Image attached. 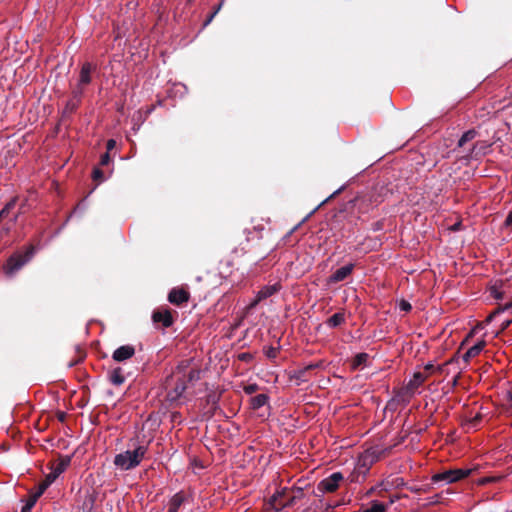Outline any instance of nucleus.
I'll return each mask as SVG.
<instances>
[{"instance_id": "nucleus-3", "label": "nucleus", "mask_w": 512, "mask_h": 512, "mask_svg": "<svg viewBox=\"0 0 512 512\" xmlns=\"http://www.w3.org/2000/svg\"><path fill=\"white\" fill-rule=\"evenodd\" d=\"M36 249L30 245L24 254L16 253L13 254L7 261L5 266V273L9 276L14 275L20 270L26 263H28L34 256Z\"/></svg>"}, {"instance_id": "nucleus-50", "label": "nucleus", "mask_w": 512, "mask_h": 512, "mask_svg": "<svg viewBox=\"0 0 512 512\" xmlns=\"http://www.w3.org/2000/svg\"><path fill=\"white\" fill-rule=\"evenodd\" d=\"M508 399L512 403V390L508 392Z\"/></svg>"}, {"instance_id": "nucleus-4", "label": "nucleus", "mask_w": 512, "mask_h": 512, "mask_svg": "<svg viewBox=\"0 0 512 512\" xmlns=\"http://www.w3.org/2000/svg\"><path fill=\"white\" fill-rule=\"evenodd\" d=\"M472 471L473 469L470 468L449 469L434 474L431 477V480L433 483L444 482L446 484H450L468 477L472 473Z\"/></svg>"}, {"instance_id": "nucleus-15", "label": "nucleus", "mask_w": 512, "mask_h": 512, "mask_svg": "<svg viewBox=\"0 0 512 512\" xmlns=\"http://www.w3.org/2000/svg\"><path fill=\"white\" fill-rule=\"evenodd\" d=\"M486 342L484 340H480L471 346L463 355V361L468 363L469 360L477 355H479L484 349Z\"/></svg>"}, {"instance_id": "nucleus-23", "label": "nucleus", "mask_w": 512, "mask_h": 512, "mask_svg": "<svg viewBox=\"0 0 512 512\" xmlns=\"http://www.w3.org/2000/svg\"><path fill=\"white\" fill-rule=\"evenodd\" d=\"M345 322V314L343 312H337L327 319L326 325L329 328H336Z\"/></svg>"}, {"instance_id": "nucleus-7", "label": "nucleus", "mask_w": 512, "mask_h": 512, "mask_svg": "<svg viewBox=\"0 0 512 512\" xmlns=\"http://www.w3.org/2000/svg\"><path fill=\"white\" fill-rule=\"evenodd\" d=\"M343 480L344 476L341 472H334L318 483L317 490L321 493H332L339 488Z\"/></svg>"}, {"instance_id": "nucleus-29", "label": "nucleus", "mask_w": 512, "mask_h": 512, "mask_svg": "<svg viewBox=\"0 0 512 512\" xmlns=\"http://www.w3.org/2000/svg\"><path fill=\"white\" fill-rule=\"evenodd\" d=\"M37 501H35V498H32L29 496L25 504L21 508V512H31L33 506L35 505Z\"/></svg>"}, {"instance_id": "nucleus-13", "label": "nucleus", "mask_w": 512, "mask_h": 512, "mask_svg": "<svg viewBox=\"0 0 512 512\" xmlns=\"http://www.w3.org/2000/svg\"><path fill=\"white\" fill-rule=\"evenodd\" d=\"M319 366L320 365L318 363L309 364L301 369L294 371L291 374L290 379L294 380L297 385H300L301 383H304L308 380L306 376L307 372L309 370L318 368Z\"/></svg>"}, {"instance_id": "nucleus-1", "label": "nucleus", "mask_w": 512, "mask_h": 512, "mask_svg": "<svg viewBox=\"0 0 512 512\" xmlns=\"http://www.w3.org/2000/svg\"><path fill=\"white\" fill-rule=\"evenodd\" d=\"M148 451L147 444H140L132 450H126L118 453L114 457V465L122 470L128 471L136 468L145 458Z\"/></svg>"}, {"instance_id": "nucleus-37", "label": "nucleus", "mask_w": 512, "mask_h": 512, "mask_svg": "<svg viewBox=\"0 0 512 512\" xmlns=\"http://www.w3.org/2000/svg\"><path fill=\"white\" fill-rule=\"evenodd\" d=\"M51 484H52V482H49V480H47V478H46L45 481L42 482L37 488L44 493L45 490L48 488V486Z\"/></svg>"}, {"instance_id": "nucleus-18", "label": "nucleus", "mask_w": 512, "mask_h": 512, "mask_svg": "<svg viewBox=\"0 0 512 512\" xmlns=\"http://www.w3.org/2000/svg\"><path fill=\"white\" fill-rule=\"evenodd\" d=\"M369 354L362 352L355 355V357L352 360L351 367L354 370L364 368L368 365L369 362Z\"/></svg>"}, {"instance_id": "nucleus-25", "label": "nucleus", "mask_w": 512, "mask_h": 512, "mask_svg": "<svg viewBox=\"0 0 512 512\" xmlns=\"http://www.w3.org/2000/svg\"><path fill=\"white\" fill-rule=\"evenodd\" d=\"M16 200H10L0 211V222H2L10 213V211L15 207Z\"/></svg>"}, {"instance_id": "nucleus-49", "label": "nucleus", "mask_w": 512, "mask_h": 512, "mask_svg": "<svg viewBox=\"0 0 512 512\" xmlns=\"http://www.w3.org/2000/svg\"><path fill=\"white\" fill-rule=\"evenodd\" d=\"M396 481H400V483H397L396 485L399 486V485H404V481L402 478H397Z\"/></svg>"}, {"instance_id": "nucleus-12", "label": "nucleus", "mask_w": 512, "mask_h": 512, "mask_svg": "<svg viewBox=\"0 0 512 512\" xmlns=\"http://www.w3.org/2000/svg\"><path fill=\"white\" fill-rule=\"evenodd\" d=\"M414 394L407 389L406 386L398 390L392 400L388 403V406H392L394 403L397 404H408Z\"/></svg>"}, {"instance_id": "nucleus-31", "label": "nucleus", "mask_w": 512, "mask_h": 512, "mask_svg": "<svg viewBox=\"0 0 512 512\" xmlns=\"http://www.w3.org/2000/svg\"><path fill=\"white\" fill-rule=\"evenodd\" d=\"M259 387L257 384L255 383H252V384H248L246 386H244L243 390L244 392L247 394V395H252L253 393H255L256 391H258Z\"/></svg>"}, {"instance_id": "nucleus-5", "label": "nucleus", "mask_w": 512, "mask_h": 512, "mask_svg": "<svg viewBox=\"0 0 512 512\" xmlns=\"http://www.w3.org/2000/svg\"><path fill=\"white\" fill-rule=\"evenodd\" d=\"M374 462L373 455L366 451L358 460L354 471L350 474V482H361L365 479L371 464Z\"/></svg>"}, {"instance_id": "nucleus-16", "label": "nucleus", "mask_w": 512, "mask_h": 512, "mask_svg": "<svg viewBox=\"0 0 512 512\" xmlns=\"http://www.w3.org/2000/svg\"><path fill=\"white\" fill-rule=\"evenodd\" d=\"M152 319L156 323H162L164 327H169L173 323L172 316L167 310L153 312Z\"/></svg>"}, {"instance_id": "nucleus-9", "label": "nucleus", "mask_w": 512, "mask_h": 512, "mask_svg": "<svg viewBox=\"0 0 512 512\" xmlns=\"http://www.w3.org/2000/svg\"><path fill=\"white\" fill-rule=\"evenodd\" d=\"M354 264L349 263L332 273L328 279L329 283H338L345 280L353 271Z\"/></svg>"}, {"instance_id": "nucleus-17", "label": "nucleus", "mask_w": 512, "mask_h": 512, "mask_svg": "<svg viewBox=\"0 0 512 512\" xmlns=\"http://www.w3.org/2000/svg\"><path fill=\"white\" fill-rule=\"evenodd\" d=\"M70 463V459L67 458V459H63L61 460L54 468L53 470L46 476L47 480H49V482H54L56 480V478L65 471V469L67 468V466L69 465Z\"/></svg>"}, {"instance_id": "nucleus-45", "label": "nucleus", "mask_w": 512, "mask_h": 512, "mask_svg": "<svg viewBox=\"0 0 512 512\" xmlns=\"http://www.w3.org/2000/svg\"><path fill=\"white\" fill-rule=\"evenodd\" d=\"M223 5V0L215 7L214 11L212 13H215V16L218 14V12L221 10Z\"/></svg>"}, {"instance_id": "nucleus-47", "label": "nucleus", "mask_w": 512, "mask_h": 512, "mask_svg": "<svg viewBox=\"0 0 512 512\" xmlns=\"http://www.w3.org/2000/svg\"><path fill=\"white\" fill-rule=\"evenodd\" d=\"M509 308H512V303H510V304H506V305L502 308V311H506V310H508Z\"/></svg>"}, {"instance_id": "nucleus-10", "label": "nucleus", "mask_w": 512, "mask_h": 512, "mask_svg": "<svg viewBox=\"0 0 512 512\" xmlns=\"http://www.w3.org/2000/svg\"><path fill=\"white\" fill-rule=\"evenodd\" d=\"M135 354V349L132 345H123L118 347L112 355L113 360L117 362L125 361Z\"/></svg>"}, {"instance_id": "nucleus-22", "label": "nucleus", "mask_w": 512, "mask_h": 512, "mask_svg": "<svg viewBox=\"0 0 512 512\" xmlns=\"http://www.w3.org/2000/svg\"><path fill=\"white\" fill-rule=\"evenodd\" d=\"M343 187L337 189L334 191L330 196H328L326 199H324L320 204H318L298 225H296L292 230L291 233L294 232L301 224L306 222L321 206L326 204L330 199H332L335 195L340 193L342 191Z\"/></svg>"}, {"instance_id": "nucleus-33", "label": "nucleus", "mask_w": 512, "mask_h": 512, "mask_svg": "<svg viewBox=\"0 0 512 512\" xmlns=\"http://www.w3.org/2000/svg\"><path fill=\"white\" fill-rule=\"evenodd\" d=\"M92 177L94 180H101L103 181L105 178H104V175H103V172L100 168H94L93 170V173H92Z\"/></svg>"}, {"instance_id": "nucleus-36", "label": "nucleus", "mask_w": 512, "mask_h": 512, "mask_svg": "<svg viewBox=\"0 0 512 512\" xmlns=\"http://www.w3.org/2000/svg\"><path fill=\"white\" fill-rule=\"evenodd\" d=\"M75 101H69L67 103V109H69L70 111H73L77 108V105L80 101H78L76 98H74Z\"/></svg>"}, {"instance_id": "nucleus-44", "label": "nucleus", "mask_w": 512, "mask_h": 512, "mask_svg": "<svg viewBox=\"0 0 512 512\" xmlns=\"http://www.w3.org/2000/svg\"><path fill=\"white\" fill-rule=\"evenodd\" d=\"M511 322H512V320H505V321H503L502 324H501V330L506 329L510 325Z\"/></svg>"}, {"instance_id": "nucleus-24", "label": "nucleus", "mask_w": 512, "mask_h": 512, "mask_svg": "<svg viewBox=\"0 0 512 512\" xmlns=\"http://www.w3.org/2000/svg\"><path fill=\"white\" fill-rule=\"evenodd\" d=\"M477 136V131L475 129H470L463 133V135L458 140V146L463 147L467 142L472 141Z\"/></svg>"}, {"instance_id": "nucleus-2", "label": "nucleus", "mask_w": 512, "mask_h": 512, "mask_svg": "<svg viewBox=\"0 0 512 512\" xmlns=\"http://www.w3.org/2000/svg\"><path fill=\"white\" fill-rule=\"evenodd\" d=\"M97 69L98 66L96 63L87 61L82 64L76 87L73 90V98H76L78 101L81 100L84 94L85 86L92 82V74L96 72Z\"/></svg>"}, {"instance_id": "nucleus-30", "label": "nucleus", "mask_w": 512, "mask_h": 512, "mask_svg": "<svg viewBox=\"0 0 512 512\" xmlns=\"http://www.w3.org/2000/svg\"><path fill=\"white\" fill-rule=\"evenodd\" d=\"M278 348L276 347H268L266 350H265V355L269 358V359H275L278 355Z\"/></svg>"}, {"instance_id": "nucleus-35", "label": "nucleus", "mask_w": 512, "mask_h": 512, "mask_svg": "<svg viewBox=\"0 0 512 512\" xmlns=\"http://www.w3.org/2000/svg\"><path fill=\"white\" fill-rule=\"evenodd\" d=\"M109 162H110V155L108 152H106L101 156L100 164L104 166V165H107Z\"/></svg>"}, {"instance_id": "nucleus-48", "label": "nucleus", "mask_w": 512, "mask_h": 512, "mask_svg": "<svg viewBox=\"0 0 512 512\" xmlns=\"http://www.w3.org/2000/svg\"><path fill=\"white\" fill-rule=\"evenodd\" d=\"M432 368H433V364H432V363H427V364L425 365V369H426V370H431Z\"/></svg>"}, {"instance_id": "nucleus-20", "label": "nucleus", "mask_w": 512, "mask_h": 512, "mask_svg": "<svg viewBox=\"0 0 512 512\" xmlns=\"http://www.w3.org/2000/svg\"><path fill=\"white\" fill-rule=\"evenodd\" d=\"M109 380L113 385L120 386L125 382V376L123 374V369L120 367H116L112 369L109 373Z\"/></svg>"}, {"instance_id": "nucleus-38", "label": "nucleus", "mask_w": 512, "mask_h": 512, "mask_svg": "<svg viewBox=\"0 0 512 512\" xmlns=\"http://www.w3.org/2000/svg\"><path fill=\"white\" fill-rule=\"evenodd\" d=\"M115 146H116V141L114 139H109L106 143L107 152L109 153V151L114 149Z\"/></svg>"}, {"instance_id": "nucleus-34", "label": "nucleus", "mask_w": 512, "mask_h": 512, "mask_svg": "<svg viewBox=\"0 0 512 512\" xmlns=\"http://www.w3.org/2000/svg\"><path fill=\"white\" fill-rule=\"evenodd\" d=\"M399 307H400V310L405 311V312H409L412 309L411 304L405 300H402L400 302Z\"/></svg>"}, {"instance_id": "nucleus-42", "label": "nucleus", "mask_w": 512, "mask_h": 512, "mask_svg": "<svg viewBox=\"0 0 512 512\" xmlns=\"http://www.w3.org/2000/svg\"><path fill=\"white\" fill-rule=\"evenodd\" d=\"M214 17H215V13H211V14L207 17L206 21L204 22V27H205V26H207V25H209V24L211 23V21L213 20V18H214Z\"/></svg>"}, {"instance_id": "nucleus-8", "label": "nucleus", "mask_w": 512, "mask_h": 512, "mask_svg": "<svg viewBox=\"0 0 512 512\" xmlns=\"http://www.w3.org/2000/svg\"><path fill=\"white\" fill-rule=\"evenodd\" d=\"M187 501L188 496L183 491L175 493L167 503V512H179L181 506Z\"/></svg>"}, {"instance_id": "nucleus-19", "label": "nucleus", "mask_w": 512, "mask_h": 512, "mask_svg": "<svg viewBox=\"0 0 512 512\" xmlns=\"http://www.w3.org/2000/svg\"><path fill=\"white\" fill-rule=\"evenodd\" d=\"M279 284L266 285L262 287L258 292V300H264L280 290Z\"/></svg>"}, {"instance_id": "nucleus-46", "label": "nucleus", "mask_w": 512, "mask_h": 512, "mask_svg": "<svg viewBox=\"0 0 512 512\" xmlns=\"http://www.w3.org/2000/svg\"><path fill=\"white\" fill-rule=\"evenodd\" d=\"M439 495H435L434 497H432L430 503L434 504V503H438L439 502Z\"/></svg>"}, {"instance_id": "nucleus-21", "label": "nucleus", "mask_w": 512, "mask_h": 512, "mask_svg": "<svg viewBox=\"0 0 512 512\" xmlns=\"http://www.w3.org/2000/svg\"><path fill=\"white\" fill-rule=\"evenodd\" d=\"M269 401V396L265 393L258 394L250 399V406L254 410H258L265 406Z\"/></svg>"}, {"instance_id": "nucleus-14", "label": "nucleus", "mask_w": 512, "mask_h": 512, "mask_svg": "<svg viewBox=\"0 0 512 512\" xmlns=\"http://www.w3.org/2000/svg\"><path fill=\"white\" fill-rule=\"evenodd\" d=\"M426 381V376L421 372H415L413 377L405 385L414 395L416 390Z\"/></svg>"}, {"instance_id": "nucleus-27", "label": "nucleus", "mask_w": 512, "mask_h": 512, "mask_svg": "<svg viewBox=\"0 0 512 512\" xmlns=\"http://www.w3.org/2000/svg\"><path fill=\"white\" fill-rule=\"evenodd\" d=\"M431 489L430 484H422V485H411L408 487V490L412 493H422L428 492Z\"/></svg>"}, {"instance_id": "nucleus-26", "label": "nucleus", "mask_w": 512, "mask_h": 512, "mask_svg": "<svg viewBox=\"0 0 512 512\" xmlns=\"http://www.w3.org/2000/svg\"><path fill=\"white\" fill-rule=\"evenodd\" d=\"M17 218H18V215H17V214H15V215H13V217H11V218L9 219V221H8V222H6V223H4V224L2 225V228H1V235H4V234H5V235H7V234L10 232V230L12 229V227L14 226V224L16 223Z\"/></svg>"}, {"instance_id": "nucleus-52", "label": "nucleus", "mask_w": 512, "mask_h": 512, "mask_svg": "<svg viewBox=\"0 0 512 512\" xmlns=\"http://www.w3.org/2000/svg\"><path fill=\"white\" fill-rule=\"evenodd\" d=\"M495 297L500 298L501 296H500V294H495Z\"/></svg>"}, {"instance_id": "nucleus-40", "label": "nucleus", "mask_w": 512, "mask_h": 512, "mask_svg": "<svg viewBox=\"0 0 512 512\" xmlns=\"http://www.w3.org/2000/svg\"><path fill=\"white\" fill-rule=\"evenodd\" d=\"M394 485V483H390L388 480L382 481L379 486L382 487L383 490H388L390 486Z\"/></svg>"}, {"instance_id": "nucleus-6", "label": "nucleus", "mask_w": 512, "mask_h": 512, "mask_svg": "<svg viewBox=\"0 0 512 512\" xmlns=\"http://www.w3.org/2000/svg\"><path fill=\"white\" fill-rule=\"evenodd\" d=\"M183 367L182 365H179L177 367V373L175 374L176 376V382L174 384L173 387H169V383L167 384V389H168V392H167V400L169 402H176L178 401L184 394L186 388H187V380H186V375L185 373H183L181 376H178V374L182 371Z\"/></svg>"}, {"instance_id": "nucleus-11", "label": "nucleus", "mask_w": 512, "mask_h": 512, "mask_svg": "<svg viewBox=\"0 0 512 512\" xmlns=\"http://www.w3.org/2000/svg\"><path fill=\"white\" fill-rule=\"evenodd\" d=\"M168 300L172 304L180 305L189 300V293L182 288H173L168 295Z\"/></svg>"}, {"instance_id": "nucleus-32", "label": "nucleus", "mask_w": 512, "mask_h": 512, "mask_svg": "<svg viewBox=\"0 0 512 512\" xmlns=\"http://www.w3.org/2000/svg\"><path fill=\"white\" fill-rule=\"evenodd\" d=\"M500 479H501V477H483V478L478 480V484L485 485V484H488V483L496 482V481H498Z\"/></svg>"}, {"instance_id": "nucleus-51", "label": "nucleus", "mask_w": 512, "mask_h": 512, "mask_svg": "<svg viewBox=\"0 0 512 512\" xmlns=\"http://www.w3.org/2000/svg\"><path fill=\"white\" fill-rule=\"evenodd\" d=\"M153 108H149L146 112V114H150L152 112Z\"/></svg>"}, {"instance_id": "nucleus-39", "label": "nucleus", "mask_w": 512, "mask_h": 512, "mask_svg": "<svg viewBox=\"0 0 512 512\" xmlns=\"http://www.w3.org/2000/svg\"><path fill=\"white\" fill-rule=\"evenodd\" d=\"M42 494H43V492H42L41 490H39L38 488H36V490H35V491H33V492H31L29 496H30V497H32V498H35V501H37V500H38V498H39Z\"/></svg>"}, {"instance_id": "nucleus-28", "label": "nucleus", "mask_w": 512, "mask_h": 512, "mask_svg": "<svg viewBox=\"0 0 512 512\" xmlns=\"http://www.w3.org/2000/svg\"><path fill=\"white\" fill-rule=\"evenodd\" d=\"M186 375L187 382L198 381L201 377V371L199 369H191Z\"/></svg>"}, {"instance_id": "nucleus-41", "label": "nucleus", "mask_w": 512, "mask_h": 512, "mask_svg": "<svg viewBox=\"0 0 512 512\" xmlns=\"http://www.w3.org/2000/svg\"><path fill=\"white\" fill-rule=\"evenodd\" d=\"M261 301H262V300H258V295L256 294L255 299H254V300H253V301L248 305V308H249V309H253V308H254V307H256V306H257V304H258L259 302H261Z\"/></svg>"}, {"instance_id": "nucleus-43", "label": "nucleus", "mask_w": 512, "mask_h": 512, "mask_svg": "<svg viewBox=\"0 0 512 512\" xmlns=\"http://www.w3.org/2000/svg\"><path fill=\"white\" fill-rule=\"evenodd\" d=\"M505 225L506 226H511L512 225V211L508 214L506 220H505Z\"/></svg>"}]
</instances>
